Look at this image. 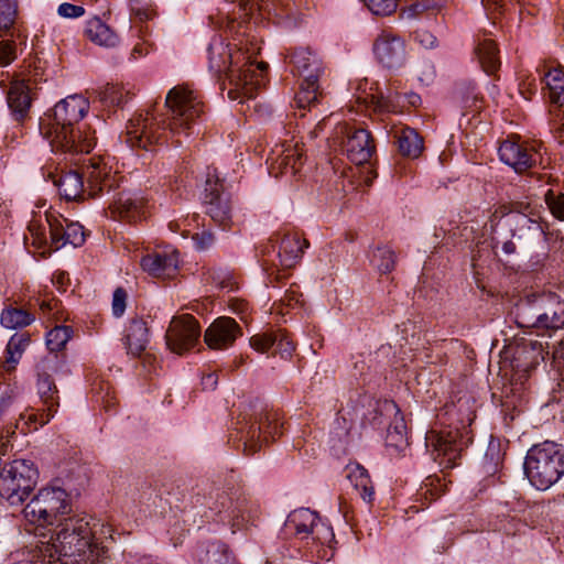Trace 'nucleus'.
<instances>
[{
  "mask_svg": "<svg viewBox=\"0 0 564 564\" xmlns=\"http://www.w3.org/2000/svg\"><path fill=\"white\" fill-rule=\"evenodd\" d=\"M258 12L260 15L279 20H295L293 7L280 0H239L232 11L226 12V25L232 42H225L223 35L212 39L208 46V69L220 82L221 89H227L231 100L253 98L256 90L263 84L268 65L254 63L261 47L252 33L247 17ZM225 13V9H221ZM225 21L221 20L223 25Z\"/></svg>",
  "mask_w": 564,
  "mask_h": 564,
  "instance_id": "f257e3e1",
  "label": "nucleus"
},
{
  "mask_svg": "<svg viewBox=\"0 0 564 564\" xmlns=\"http://www.w3.org/2000/svg\"><path fill=\"white\" fill-rule=\"evenodd\" d=\"M68 492L58 486L41 488L24 506L25 521L39 527H59L54 543L36 547L48 564H107V550L91 549L96 541L111 535L110 524L88 516L73 514Z\"/></svg>",
  "mask_w": 564,
  "mask_h": 564,
  "instance_id": "f03ea898",
  "label": "nucleus"
},
{
  "mask_svg": "<svg viewBox=\"0 0 564 564\" xmlns=\"http://www.w3.org/2000/svg\"><path fill=\"white\" fill-rule=\"evenodd\" d=\"M88 110V99L78 94L65 97L53 107L47 121L41 123V131L55 154L68 160L95 148L94 132L82 122Z\"/></svg>",
  "mask_w": 564,
  "mask_h": 564,
  "instance_id": "7ed1b4c3",
  "label": "nucleus"
},
{
  "mask_svg": "<svg viewBox=\"0 0 564 564\" xmlns=\"http://www.w3.org/2000/svg\"><path fill=\"white\" fill-rule=\"evenodd\" d=\"M284 532L300 542V547L313 558L330 560L335 534L327 520L308 508H299L289 513L284 522Z\"/></svg>",
  "mask_w": 564,
  "mask_h": 564,
  "instance_id": "20e7f679",
  "label": "nucleus"
},
{
  "mask_svg": "<svg viewBox=\"0 0 564 564\" xmlns=\"http://www.w3.org/2000/svg\"><path fill=\"white\" fill-rule=\"evenodd\" d=\"M43 176L52 180L59 194L67 200H77L87 192L90 197L97 196L108 185V169L99 158H87L82 161V172L69 171L58 174L51 166L42 169Z\"/></svg>",
  "mask_w": 564,
  "mask_h": 564,
  "instance_id": "39448f33",
  "label": "nucleus"
},
{
  "mask_svg": "<svg viewBox=\"0 0 564 564\" xmlns=\"http://www.w3.org/2000/svg\"><path fill=\"white\" fill-rule=\"evenodd\" d=\"M523 468L533 487L546 490L564 476V451L552 441L535 444L528 451Z\"/></svg>",
  "mask_w": 564,
  "mask_h": 564,
  "instance_id": "423d86ee",
  "label": "nucleus"
},
{
  "mask_svg": "<svg viewBox=\"0 0 564 564\" xmlns=\"http://www.w3.org/2000/svg\"><path fill=\"white\" fill-rule=\"evenodd\" d=\"M204 500L207 519L228 525L232 533L247 528L250 520V507L247 498L214 487L204 497Z\"/></svg>",
  "mask_w": 564,
  "mask_h": 564,
  "instance_id": "0eeeda50",
  "label": "nucleus"
},
{
  "mask_svg": "<svg viewBox=\"0 0 564 564\" xmlns=\"http://www.w3.org/2000/svg\"><path fill=\"white\" fill-rule=\"evenodd\" d=\"M200 117L196 120L193 128V134L199 133V130H195L198 124ZM186 133L181 131L180 133L172 134L170 132L169 123L165 120H160L149 111L145 113H138L129 119L126 126V143L131 148H140L149 150L154 144H163L169 140V135L174 138L176 147H181L183 141L180 137ZM192 135V133H191Z\"/></svg>",
  "mask_w": 564,
  "mask_h": 564,
  "instance_id": "6e6552de",
  "label": "nucleus"
},
{
  "mask_svg": "<svg viewBox=\"0 0 564 564\" xmlns=\"http://www.w3.org/2000/svg\"><path fill=\"white\" fill-rule=\"evenodd\" d=\"M165 106L170 112V132L176 134L184 131L186 135L193 133L194 124L203 113V102L198 95L187 86L178 85L169 90Z\"/></svg>",
  "mask_w": 564,
  "mask_h": 564,
  "instance_id": "1a4fd4ad",
  "label": "nucleus"
},
{
  "mask_svg": "<svg viewBox=\"0 0 564 564\" xmlns=\"http://www.w3.org/2000/svg\"><path fill=\"white\" fill-rule=\"evenodd\" d=\"M506 217L511 236L523 245H531L544 240L545 230L533 213L529 203H513L511 207L500 206L490 217V227L494 228L496 219Z\"/></svg>",
  "mask_w": 564,
  "mask_h": 564,
  "instance_id": "9d476101",
  "label": "nucleus"
},
{
  "mask_svg": "<svg viewBox=\"0 0 564 564\" xmlns=\"http://www.w3.org/2000/svg\"><path fill=\"white\" fill-rule=\"evenodd\" d=\"M37 469L31 460L14 459L0 473V496L11 506H22L37 481Z\"/></svg>",
  "mask_w": 564,
  "mask_h": 564,
  "instance_id": "9b49d317",
  "label": "nucleus"
},
{
  "mask_svg": "<svg viewBox=\"0 0 564 564\" xmlns=\"http://www.w3.org/2000/svg\"><path fill=\"white\" fill-rule=\"evenodd\" d=\"M238 425L239 441L248 455L257 453L269 438L274 440L276 435L281 434L282 429V423L279 422L278 414L273 411H261L254 415L243 414L238 421Z\"/></svg>",
  "mask_w": 564,
  "mask_h": 564,
  "instance_id": "f8f14e48",
  "label": "nucleus"
},
{
  "mask_svg": "<svg viewBox=\"0 0 564 564\" xmlns=\"http://www.w3.org/2000/svg\"><path fill=\"white\" fill-rule=\"evenodd\" d=\"M291 62L296 73L303 78L300 91L295 96L296 106L300 109L311 108L318 101V78L323 72L318 56L308 48H295L291 55Z\"/></svg>",
  "mask_w": 564,
  "mask_h": 564,
  "instance_id": "ddd939ff",
  "label": "nucleus"
},
{
  "mask_svg": "<svg viewBox=\"0 0 564 564\" xmlns=\"http://www.w3.org/2000/svg\"><path fill=\"white\" fill-rule=\"evenodd\" d=\"M56 366L57 356L46 357L37 365V393L46 409L40 415L35 413L21 414V417H26V423L32 424L34 430L47 424L57 411L59 404L58 390L51 375L52 371L56 370Z\"/></svg>",
  "mask_w": 564,
  "mask_h": 564,
  "instance_id": "4468645a",
  "label": "nucleus"
},
{
  "mask_svg": "<svg viewBox=\"0 0 564 564\" xmlns=\"http://www.w3.org/2000/svg\"><path fill=\"white\" fill-rule=\"evenodd\" d=\"M425 445L434 462L447 469L457 465L466 441L458 430H432L426 433Z\"/></svg>",
  "mask_w": 564,
  "mask_h": 564,
  "instance_id": "2eb2a0df",
  "label": "nucleus"
},
{
  "mask_svg": "<svg viewBox=\"0 0 564 564\" xmlns=\"http://www.w3.org/2000/svg\"><path fill=\"white\" fill-rule=\"evenodd\" d=\"M203 202L206 214L224 230L229 229L231 224L230 197L224 191V185L216 171L207 174Z\"/></svg>",
  "mask_w": 564,
  "mask_h": 564,
  "instance_id": "dca6fc26",
  "label": "nucleus"
},
{
  "mask_svg": "<svg viewBox=\"0 0 564 564\" xmlns=\"http://www.w3.org/2000/svg\"><path fill=\"white\" fill-rule=\"evenodd\" d=\"M199 337L200 327L191 315L174 317L165 335L167 347L178 355L195 347Z\"/></svg>",
  "mask_w": 564,
  "mask_h": 564,
  "instance_id": "f3484780",
  "label": "nucleus"
},
{
  "mask_svg": "<svg viewBox=\"0 0 564 564\" xmlns=\"http://www.w3.org/2000/svg\"><path fill=\"white\" fill-rule=\"evenodd\" d=\"M376 59L386 68L398 69L406 62L404 40L390 31H382L373 42Z\"/></svg>",
  "mask_w": 564,
  "mask_h": 564,
  "instance_id": "a211bd4d",
  "label": "nucleus"
},
{
  "mask_svg": "<svg viewBox=\"0 0 564 564\" xmlns=\"http://www.w3.org/2000/svg\"><path fill=\"white\" fill-rule=\"evenodd\" d=\"M45 221L50 226L51 246L61 249L66 245L79 247L85 241V231L80 224L68 221L56 212H45Z\"/></svg>",
  "mask_w": 564,
  "mask_h": 564,
  "instance_id": "6ab92c4d",
  "label": "nucleus"
},
{
  "mask_svg": "<svg viewBox=\"0 0 564 564\" xmlns=\"http://www.w3.org/2000/svg\"><path fill=\"white\" fill-rule=\"evenodd\" d=\"M269 173L279 175H295L303 165V149L297 142H284L276 144L267 160Z\"/></svg>",
  "mask_w": 564,
  "mask_h": 564,
  "instance_id": "aec40b11",
  "label": "nucleus"
},
{
  "mask_svg": "<svg viewBox=\"0 0 564 564\" xmlns=\"http://www.w3.org/2000/svg\"><path fill=\"white\" fill-rule=\"evenodd\" d=\"M343 134V148L347 158L355 164H364L375 153V144L371 134L364 128H351L341 126L336 132Z\"/></svg>",
  "mask_w": 564,
  "mask_h": 564,
  "instance_id": "412c9836",
  "label": "nucleus"
},
{
  "mask_svg": "<svg viewBox=\"0 0 564 564\" xmlns=\"http://www.w3.org/2000/svg\"><path fill=\"white\" fill-rule=\"evenodd\" d=\"M241 336V329L231 317H218L206 329L204 339L212 349H226Z\"/></svg>",
  "mask_w": 564,
  "mask_h": 564,
  "instance_id": "4be33fe9",
  "label": "nucleus"
},
{
  "mask_svg": "<svg viewBox=\"0 0 564 564\" xmlns=\"http://www.w3.org/2000/svg\"><path fill=\"white\" fill-rule=\"evenodd\" d=\"M111 215L127 223H137L145 217L147 203L135 193L123 192L110 205Z\"/></svg>",
  "mask_w": 564,
  "mask_h": 564,
  "instance_id": "5701e85b",
  "label": "nucleus"
},
{
  "mask_svg": "<svg viewBox=\"0 0 564 564\" xmlns=\"http://www.w3.org/2000/svg\"><path fill=\"white\" fill-rule=\"evenodd\" d=\"M498 154L501 162L512 167L517 173L530 169L536 162L535 153L527 145L512 140L503 141L498 149Z\"/></svg>",
  "mask_w": 564,
  "mask_h": 564,
  "instance_id": "b1692460",
  "label": "nucleus"
},
{
  "mask_svg": "<svg viewBox=\"0 0 564 564\" xmlns=\"http://www.w3.org/2000/svg\"><path fill=\"white\" fill-rule=\"evenodd\" d=\"M178 262V253L175 250H164L143 256L140 265L151 276L169 278L176 272Z\"/></svg>",
  "mask_w": 564,
  "mask_h": 564,
  "instance_id": "393cba45",
  "label": "nucleus"
},
{
  "mask_svg": "<svg viewBox=\"0 0 564 564\" xmlns=\"http://www.w3.org/2000/svg\"><path fill=\"white\" fill-rule=\"evenodd\" d=\"M7 102L13 119L24 121L29 117L32 104L29 85L20 79L11 82L7 91Z\"/></svg>",
  "mask_w": 564,
  "mask_h": 564,
  "instance_id": "a878e982",
  "label": "nucleus"
},
{
  "mask_svg": "<svg viewBox=\"0 0 564 564\" xmlns=\"http://www.w3.org/2000/svg\"><path fill=\"white\" fill-rule=\"evenodd\" d=\"M402 98H405L411 106H416L421 102V97L415 93L402 96L398 93H392L390 89L383 91L379 88H377V93L367 95L364 101L370 102L378 112H394L401 106Z\"/></svg>",
  "mask_w": 564,
  "mask_h": 564,
  "instance_id": "bb28decb",
  "label": "nucleus"
},
{
  "mask_svg": "<svg viewBox=\"0 0 564 564\" xmlns=\"http://www.w3.org/2000/svg\"><path fill=\"white\" fill-rule=\"evenodd\" d=\"M85 35L94 44L112 48L120 44L119 34L99 17L86 21Z\"/></svg>",
  "mask_w": 564,
  "mask_h": 564,
  "instance_id": "cd10ccee",
  "label": "nucleus"
},
{
  "mask_svg": "<svg viewBox=\"0 0 564 564\" xmlns=\"http://www.w3.org/2000/svg\"><path fill=\"white\" fill-rule=\"evenodd\" d=\"M540 329L556 330L564 327V302L553 296H542Z\"/></svg>",
  "mask_w": 564,
  "mask_h": 564,
  "instance_id": "c85d7f7f",
  "label": "nucleus"
},
{
  "mask_svg": "<svg viewBox=\"0 0 564 564\" xmlns=\"http://www.w3.org/2000/svg\"><path fill=\"white\" fill-rule=\"evenodd\" d=\"M400 154L416 159L423 151L424 143L420 134L410 127H402L393 131Z\"/></svg>",
  "mask_w": 564,
  "mask_h": 564,
  "instance_id": "c756f323",
  "label": "nucleus"
},
{
  "mask_svg": "<svg viewBox=\"0 0 564 564\" xmlns=\"http://www.w3.org/2000/svg\"><path fill=\"white\" fill-rule=\"evenodd\" d=\"M307 246V241H302L297 234L285 235L281 240L278 252L281 264L285 268L295 265Z\"/></svg>",
  "mask_w": 564,
  "mask_h": 564,
  "instance_id": "7c9ffc66",
  "label": "nucleus"
},
{
  "mask_svg": "<svg viewBox=\"0 0 564 564\" xmlns=\"http://www.w3.org/2000/svg\"><path fill=\"white\" fill-rule=\"evenodd\" d=\"M126 344L128 352L133 356L141 355L149 344V329L142 319H132L127 328Z\"/></svg>",
  "mask_w": 564,
  "mask_h": 564,
  "instance_id": "2f4dec72",
  "label": "nucleus"
},
{
  "mask_svg": "<svg viewBox=\"0 0 564 564\" xmlns=\"http://www.w3.org/2000/svg\"><path fill=\"white\" fill-rule=\"evenodd\" d=\"M542 296L522 301L517 307V323L520 327L538 328L541 324Z\"/></svg>",
  "mask_w": 564,
  "mask_h": 564,
  "instance_id": "473e14b6",
  "label": "nucleus"
},
{
  "mask_svg": "<svg viewBox=\"0 0 564 564\" xmlns=\"http://www.w3.org/2000/svg\"><path fill=\"white\" fill-rule=\"evenodd\" d=\"M347 470V478L350 484L359 491L365 501L371 502L375 491L368 470L359 464L348 465Z\"/></svg>",
  "mask_w": 564,
  "mask_h": 564,
  "instance_id": "72a5a7b5",
  "label": "nucleus"
},
{
  "mask_svg": "<svg viewBox=\"0 0 564 564\" xmlns=\"http://www.w3.org/2000/svg\"><path fill=\"white\" fill-rule=\"evenodd\" d=\"M476 53L482 68L491 74L498 69L500 65L499 51L494 40L484 39L476 46Z\"/></svg>",
  "mask_w": 564,
  "mask_h": 564,
  "instance_id": "f704fd0d",
  "label": "nucleus"
},
{
  "mask_svg": "<svg viewBox=\"0 0 564 564\" xmlns=\"http://www.w3.org/2000/svg\"><path fill=\"white\" fill-rule=\"evenodd\" d=\"M199 561L202 564H236L229 547L220 541L208 542Z\"/></svg>",
  "mask_w": 564,
  "mask_h": 564,
  "instance_id": "c9c22d12",
  "label": "nucleus"
},
{
  "mask_svg": "<svg viewBox=\"0 0 564 564\" xmlns=\"http://www.w3.org/2000/svg\"><path fill=\"white\" fill-rule=\"evenodd\" d=\"M545 88L552 104L562 106L564 104V73L562 69H549L544 76Z\"/></svg>",
  "mask_w": 564,
  "mask_h": 564,
  "instance_id": "e433bc0d",
  "label": "nucleus"
},
{
  "mask_svg": "<svg viewBox=\"0 0 564 564\" xmlns=\"http://www.w3.org/2000/svg\"><path fill=\"white\" fill-rule=\"evenodd\" d=\"M34 319L33 314L21 307H7L1 313L0 323L8 329H15L29 326Z\"/></svg>",
  "mask_w": 564,
  "mask_h": 564,
  "instance_id": "4c0bfd02",
  "label": "nucleus"
},
{
  "mask_svg": "<svg viewBox=\"0 0 564 564\" xmlns=\"http://www.w3.org/2000/svg\"><path fill=\"white\" fill-rule=\"evenodd\" d=\"M29 343L30 337L26 334H14L11 336L6 348V364L8 365V369L15 367Z\"/></svg>",
  "mask_w": 564,
  "mask_h": 564,
  "instance_id": "58836bf2",
  "label": "nucleus"
},
{
  "mask_svg": "<svg viewBox=\"0 0 564 564\" xmlns=\"http://www.w3.org/2000/svg\"><path fill=\"white\" fill-rule=\"evenodd\" d=\"M371 264L381 273H389L395 264L394 252L388 247H377L369 256Z\"/></svg>",
  "mask_w": 564,
  "mask_h": 564,
  "instance_id": "ea45409f",
  "label": "nucleus"
},
{
  "mask_svg": "<svg viewBox=\"0 0 564 564\" xmlns=\"http://www.w3.org/2000/svg\"><path fill=\"white\" fill-rule=\"evenodd\" d=\"M455 98L464 108H477L479 91L474 82H462L455 88Z\"/></svg>",
  "mask_w": 564,
  "mask_h": 564,
  "instance_id": "a19ab883",
  "label": "nucleus"
},
{
  "mask_svg": "<svg viewBox=\"0 0 564 564\" xmlns=\"http://www.w3.org/2000/svg\"><path fill=\"white\" fill-rule=\"evenodd\" d=\"M397 328L400 334L401 341H404V344L410 345L411 347L419 345L421 333L423 330L421 321L409 318L401 324H398Z\"/></svg>",
  "mask_w": 564,
  "mask_h": 564,
  "instance_id": "79ce46f5",
  "label": "nucleus"
},
{
  "mask_svg": "<svg viewBox=\"0 0 564 564\" xmlns=\"http://www.w3.org/2000/svg\"><path fill=\"white\" fill-rule=\"evenodd\" d=\"M73 335L69 326H56L46 334V346L51 351L62 350Z\"/></svg>",
  "mask_w": 564,
  "mask_h": 564,
  "instance_id": "37998d69",
  "label": "nucleus"
},
{
  "mask_svg": "<svg viewBox=\"0 0 564 564\" xmlns=\"http://www.w3.org/2000/svg\"><path fill=\"white\" fill-rule=\"evenodd\" d=\"M28 230L33 238V242L37 245H46L51 242L50 226L45 221V216L34 217L28 226Z\"/></svg>",
  "mask_w": 564,
  "mask_h": 564,
  "instance_id": "c03bdc74",
  "label": "nucleus"
},
{
  "mask_svg": "<svg viewBox=\"0 0 564 564\" xmlns=\"http://www.w3.org/2000/svg\"><path fill=\"white\" fill-rule=\"evenodd\" d=\"M502 463L500 445L491 441L485 454L484 470L487 475L494 476Z\"/></svg>",
  "mask_w": 564,
  "mask_h": 564,
  "instance_id": "a18cd8bd",
  "label": "nucleus"
},
{
  "mask_svg": "<svg viewBox=\"0 0 564 564\" xmlns=\"http://www.w3.org/2000/svg\"><path fill=\"white\" fill-rule=\"evenodd\" d=\"M104 104L110 106H122L128 99V93L118 85H107L99 94Z\"/></svg>",
  "mask_w": 564,
  "mask_h": 564,
  "instance_id": "49530a36",
  "label": "nucleus"
},
{
  "mask_svg": "<svg viewBox=\"0 0 564 564\" xmlns=\"http://www.w3.org/2000/svg\"><path fill=\"white\" fill-rule=\"evenodd\" d=\"M18 15L17 0H0V30H9Z\"/></svg>",
  "mask_w": 564,
  "mask_h": 564,
  "instance_id": "de8ad7c7",
  "label": "nucleus"
},
{
  "mask_svg": "<svg viewBox=\"0 0 564 564\" xmlns=\"http://www.w3.org/2000/svg\"><path fill=\"white\" fill-rule=\"evenodd\" d=\"M382 411L387 414H394V421L389 425L387 433L406 434V425L403 417L400 416V410L395 402L386 400L382 403Z\"/></svg>",
  "mask_w": 564,
  "mask_h": 564,
  "instance_id": "09e8293b",
  "label": "nucleus"
},
{
  "mask_svg": "<svg viewBox=\"0 0 564 564\" xmlns=\"http://www.w3.org/2000/svg\"><path fill=\"white\" fill-rule=\"evenodd\" d=\"M276 335L272 333L256 334L250 338V346L258 352L264 354L274 347Z\"/></svg>",
  "mask_w": 564,
  "mask_h": 564,
  "instance_id": "8fccbe9b",
  "label": "nucleus"
},
{
  "mask_svg": "<svg viewBox=\"0 0 564 564\" xmlns=\"http://www.w3.org/2000/svg\"><path fill=\"white\" fill-rule=\"evenodd\" d=\"M130 13L139 21H148L154 17L151 4L144 0H129Z\"/></svg>",
  "mask_w": 564,
  "mask_h": 564,
  "instance_id": "3c124183",
  "label": "nucleus"
},
{
  "mask_svg": "<svg viewBox=\"0 0 564 564\" xmlns=\"http://www.w3.org/2000/svg\"><path fill=\"white\" fill-rule=\"evenodd\" d=\"M376 15H389L397 9V0H362Z\"/></svg>",
  "mask_w": 564,
  "mask_h": 564,
  "instance_id": "603ef678",
  "label": "nucleus"
},
{
  "mask_svg": "<svg viewBox=\"0 0 564 564\" xmlns=\"http://www.w3.org/2000/svg\"><path fill=\"white\" fill-rule=\"evenodd\" d=\"M545 202L551 214L558 220H564V194H555L549 191Z\"/></svg>",
  "mask_w": 564,
  "mask_h": 564,
  "instance_id": "864d4df0",
  "label": "nucleus"
},
{
  "mask_svg": "<svg viewBox=\"0 0 564 564\" xmlns=\"http://www.w3.org/2000/svg\"><path fill=\"white\" fill-rule=\"evenodd\" d=\"M139 33H140V35H139L140 42L135 43L133 48L131 50V53H130L131 61H137L141 57H144L153 50V44L150 43L145 37L147 33H148V29L141 28L139 30Z\"/></svg>",
  "mask_w": 564,
  "mask_h": 564,
  "instance_id": "5fc2aeb1",
  "label": "nucleus"
},
{
  "mask_svg": "<svg viewBox=\"0 0 564 564\" xmlns=\"http://www.w3.org/2000/svg\"><path fill=\"white\" fill-rule=\"evenodd\" d=\"M529 347L530 350H528V354L531 358V362L534 365H539L540 361H545L546 358L550 357L547 343H543L541 340H530Z\"/></svg>",
  "mask_w": 564,
  "mask_h": 564,
  "instance_id": "6e6d98bb",
  "label": "nucleus"
},
{
  "mask_svg": "<svg viewBox=\"0 0 564 564\" xmlns=\"http://www.w3.org/2000/svg\"><path fill=\"white\" fill-rule=\"evenodd\" d=\"M17 58L15 42L12 40L0 41V66L10 65Z\"/></svg>",
  "mask_w": 564,
  "mask_h": 564,
  "instance_id": "4d7b16f0",
  "label": "nucleus"
},
{
  "mask_svg": "<svg viewBox=\"0 0 564 564\" xmlns=\"http://www.w3.org/2000/svg\"><path fill=\"white\" fill-rule=\"evenodd\" d=\"M414 42L417 43L424 50H433L438 45L436 36L425 29H420L415 31Z\"/></svg>",
  "mask_w": 564,
  "mask_h": 564,
  "instance_id": "13d9d810",
  "label": "nucleus"
},
{
  "mask_svg": "<svg viewBox=\"0 0 564 564\" xmlns=\"http://www.w3.org/2000/svg\"><path fill=\"white\" fill-rule=\"evenodd\" d=\"M274 347L275 352H278L284 359L290 358L295 349L293 341L282 333L276 335V341Z\"/></svg>",
  "mask_w": 564,
  "mask_h": 564,
  "instance_id": "bf43d9fd",
  "label": "nucleus"
},
{
  "mask_svg": "<svg viewBox=\"0 0 564 564\" xmlns=\"http://www.w3.org/2000/svg\"><path fill=\"white\" fill-rule=\"evenodd\" d=\"M57 13L66 19H76L85 14V9L82 6L64 2L58 6Z\"/></svg>",
  "mask_w": 564,
  "mask_h": 564,
  "instance_id": "052dcab7",
  "label": "nucleus"
},
{
  "mask_svg": "<svg viewBox=\"0 0 564 564\" xmlns=\"http://www.w3.org/2000/svg\"><path fill=\"white\" fill-rule=\"evenodd\" d=\"M127 293L122 288L116 289L112 296V314L116 317L123 315L126 311Z\"/></svg>",
  "mask_w": 564,
  "mask_h": 564,
  "instance_id": "680f3d73",
  "label": "nucleus"
},
{
  "mask_svg": "<svg viewBox=\"0 0 564 564\" xmlns=\"http://www.w3.org/2000/svg\"><path fill=\"white\" fill-rule=\"evenodd\" d=\"M386 445L394 448L397 452H402L408 446L406 434L387 433Z\"/></svg>",
  "mask_w": 564,
  "mask_h": 564,
  "instance_id": "e2e57ef3",
  "label": "nucleus"
},
{
  "mask_svg": "<svg viewBox=\"0 0 564 564\" xmlns=\"http://www.w3.org/2000/svg\"><path fill=\"white\" fill-rule=\"evenodd\" d=\"M552 366L564 380V341L552 352Z\"/></svg>",
  "mask_w": 564,
  "mask_h": 564,
  "instance_id": "0e129e2a",
  "label": "nucleus"
},
{
  "mask_svg": "<svg viewBox=\"0 0 564 564\" xmlns=\"http://www.w3.org/2000/svg\"><path fill=\"white\" fill-rule=\"evenodd\" d=\"M193 240L198 250H205L214 243V235L209 230H203L202 232L195 234Z\"/></svg>",
  "mask_w": 564,
  "mask_h": 564,
  "instance_id": "69168bd1",
  "label": "nucleus"
},
{
  "mask_svg": "<svg viewBox=\"0 0 564 564\" xmlns=\"http://www.w3.org/2000/svg\"><path fill=\"white\" fill-rule=\"evenodd\" d=\"M519 91L520 94L527 99L529 100L531 95L535 94L536 91V85H535V80L534 78H527V79H523L520 84H519Z\"/></svg>",
  "mask_w": 564,
  "mask_h": 564,
  "instance_id": "338daca9",
  "label": "nucleus"
},
{
  "mask_svg": "<svg viewBox=\"0 0 564 564\" xmlns=\"http://www.w3.org/2000/svg\"><path fill=\"white\" fill-rule=\"evenodd\" d=\"M218 384V377L215 372L206 373L202 377V386L204 390L213 391Z\"/></svg>",
  "mask_w": 564,
  "mask_h": 564,
  "instance_id": "774afa93",
  "label": "nucleus"
}]
</instances>
